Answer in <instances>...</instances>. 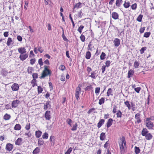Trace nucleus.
I'll return each instance as SVG.
<instances>
[{"mask_svg":"<svg viewBox=\"0 0 154 154\" xmlns=\"http://www.w3.org/2000/svg\"><path fill=\"white\" fill-rule=\"evenodd\" d=\"M34 70L33 68L31 67H29L28 68L27 72L28 73L31 74L32 73V71Z\"/></svg>","mask_w":154,"mask_h":154,"instance_id":"nucleus-37","label":"nucleus"},{"mask_svg":"<svg viewBox=\"0 0 154 154\" xmlns=\"http://www.w3.org/2000/svg\"><path fill=\"white\" fill-rule=\"evenodd\" d=\"M61 29H62L63 30V34H62V37L63 38V39L64 41L68 42V40L67 38L66 37V36L64 35L63 29L61 26Z\"/></svg>","mask_w":154,"mask_h":154,"instance_id":"nucleus-35","label":"nucleus"},{"mask_svg":"<svg viewBox=\"0 0 154 154\" xmlns=\"http://www.w3.org/2000/svg\"><path fill=\"white\" fill-rule=\"evenodd\" d=\"M81 87L82 85L81 84H79L78 85V87L76 88L75 95L77 100H79V95L80 94Z\"/></svg>","mask_w":154,"mask_h":154,"instance_id":"nucleus-3","label":"nucleus"},{"mask_svg":"<svg viewBox=\"0 0 154 154\" xmlns=\"http://www.w3.org/2000/svg\"><path fill=\"white\" fill-rule=\"evenodd\" d=\"M43 91V89L41 86L38 87V94L41 93Z\"/></svg>","mask_w":154,"mask_h":154,"instance_id":"nucleus-52","label":"nucleus"},{"mask_svg":"<svg viewBox=\"0 0 154 154\" xmlns=\"http://www.w3.org/2000/svg\"><path fill=\"white\" fill-rule=\"evenodd\" d=\"M124 7L125 8H128L130 6V3L129 2H126V1L125 2V3L123 4Z\"/></svg>","mask_w":154,"mask_h":154,"instance_id":"nucleus-38","label":"nucleus"},{"mask_svg":"<svg viewBox=\"0 0 154 154\" xmlns=\"http://www.w3.org/2000/svg\"><path fill=\"white\" fill-rule=\"evenodd\" d=\"M1 73L3 76H5L7 75L8 72L5 69H3L2 70Z\"/></svg>","mask_w":154,"mask_h":154,"instance_id":"nucleus-31","label":"nucleus"},{"mask_svg":"<svg viewBox=\"0 0 154 154\" xmlns=\"http://www.w3.org/2000/svg\"><path fill=\"white\" fill-rule=\"evenodd\" d=\"M124 103L126 106L128 108V109H131V106L130 104L129 103V101H127L125 102H124Z\"/></svg>","mask_w":154,"mask_h":154,"instance_id":"nucleus-32","label":"nucleus"},{"mask_svg":"<svg viewBox=\"0 0 154 154\" xmlns=\"http://www.w3.org/2000/svg\"><path fill=\"white\" fill-rule=\"evenodd\" d=\"M113 94L112 93V89L109 88L108 89L107 92V96H109L110 95L112 96Z\"/></svg>","mask_w":154,"mask_h":154,"instance_id":"nucleus-26","label":"nucleus"},{"mask_svg":"<svg viewBox=\"0 0 154 154\" xmlns=\"http://www.w3.org/2000/svg\"><path fill=\"white\" fill-rule=\"evenodd\" d=\"M84 28V26L82 25H81L78 29L77 30L79 31V33L81 34L82 31V30Z\"/></svg>","mask_w":154,"mask_h":154,"instance_id":"nucleus-47","label":"nucleus"},{"mask_svg":"<svg viewBox=\"0 0 154 154\" xmlns=\"http://www.w3.org/2000/svg\"><path fill=\"white\" fill-rule=\"evenodd\" d=\"M150 34L151 33L150 32H146L144 33L143 36L146 38H148Z\"/></svg>","mask_w":154,"mask_h":154,"instance_id":"nucleus-48","label":"nucleus"},{"mask_svg":"<svg viewBox=\"0 0 154 154\" xmlns=\"http://www.w3.org/2000/svg\"><path fill=\"white\" fill-rule=\"evenodd\" d=\"M22 139L21 138H18L15 141V144L17 145H20L21 144L22 141Z\"/></svg>","mask_w":154,"mask_h":154,"instance_id":"nucleus-22","label":"nucleus"},{"mask_svg":"<svg viewBox=\"0 0 154 154\" xmlns=\"http://www.w3.org/2000/svg\"><path fill=\"white\" fill-rule=\"evenodd\" d=\"M135 153L136 154H138L140 152V149L138 147L135 146Z\"/></svg>","mask_w":154,"mask_h":154,"instance_id":"nucleus-39","label":"nucleus"},{"mask_svg":"<svg viewBox=\"0 0 154 154\" xmlns=\"http://www.w3.org/2000/svg\"><path fill=\"white\" fill-rule=\"evenodd\" d=\"M13 91L18 90L19 86L18 84L14 83L11 87Z\"/></svg>","mask_w":154,"mask_h":154,"instance_id":"nucleus-8","label":"nucleus"},{"mask_svg":"<svg viewBox=\"0 0 154 154\" xmlns=\"http://www.w3.org/2000/svg\"><path fill=\"white\" fill-rule=\"evenodd\" d=\"M116 115L117 118L122 117V112L120 110H119L117 111Z\"/></svg>","mask_w":154,"mask_h":154,"instance_id":"nucleus-41","label":"nucleus"},{"mask_svg":"<svg viewBox=\"0 0 154 154\" xmlns=\"http://www.w3.org/2000/svg\"><path fill=\"white\" fill-rule=\"evenodd\" d=\"M80 38L82 42H84L85 41V36L82 34L80 36Z\"/></svg>","mask_w":154,"mask_h":154,"instance_id":"nucleus-61","label":"nucleus"},{"mask_svg":"<svg viewBox=\"0 0 154 154\" xmlns=\"http://www.w3.org/2000/svg\"><path fill=\"white\" fill-rule=\"evenodd\" d=\"M62 71L65 70L66 69L65 66L63 65H61L59 68Z\"/></svg>","mask_w":154,"mask_h":154,"instance_id":"nucleus-63","label":"nucleus"},{"mask_svg":"<svg viewBox=\"0 0 154 154\" xmlns=\"http://www.w3.org/2000/svg\"><path fill=\"white\" fill-rule=\"evenodd\" d=\"M78 127V124L77 123H75L73 125V127L71 128V130L72 131H75L77 130Z\"/></svg>","mask_w":154,"mask_h":154,"instance_id":"nucleus-42","label":"nucleus"},{"mask_svg":"<svg viewBox=\"0 0 154 154\" xmlns=\"http://www.w3.org/2000/svg\"><path fill=\"white\" fill-rule=\"evenodd\" d=\"M40 152V149L39 147H36L33 150V154H37Z\"/></svg>","mask_w":154,"mask_h":154,"instance_id":"nucleus-18","label":"nucleus"},{"mask_svg":"<svg viewBox=\"0 0 154 154\" xmlns=\"http://www.w3.org/2000/svg\"><path fill=\"white\" fill-rule=\"evenodd\" d=\"M106 137L105 134L104 133L102 132L100 134V139L101 140L103 141L104 140Z\"/></svg>","mask_w":154,"mask_h":154,"instance_id":"nucleus-24","label":"nucleus"},{"mask_svg":"<svg viewBox=\"0 0 154 154\" xmlns=\"http://www.w3.org/2000/svg\"><path fill=\"white\" fill-rule=\"evenodd\" d=\"M28 57V55L26 54H21L20 55L19 58L21 60L23 61L27 58Z\"/></svg>","mask_w":154,"mask_h":154,"instance_id":"nucleus-13","label":"nucleus"},{"mask_svg":"<svg viewBox=\"0 0 154 154\" xmlns=\"http://www.w3.org/2000/svg\"><path fill=\"white\" fill-rule=\"evenodd\" d=\"M150 119L151 118H147L146 120V126L149 129H152L154 126L153 123L149 121Z\"/></svg>","mask_w":154,"mask_h":154,"instance_id":"nucleus-4","label":"nucleus"},{"mask_svg":"<svg viewBox=\"0 0 154 154\" xmlns=\"http://www.w3.org/2000/svg\"><path fill=\"white\" fill-rule=\"evenodd\" d=\"M105 120L103 119H100L97 124V127L98 128H100L104 123Z\"/></svg>","mask_w":154,"mask_h":154,"instance_id":"nucleus-14","label":"nucleus"},{"mask_svg":"<svg viewBox=\"0 0 154 154\" xmlns=\"http://www.w3.org/2000/svg\"><path fill=\"white\" fill-rule=\"evenodd\" d=\"M30 125L29 123H27L25 126V129L27 130H28L30 129Z\"/></svg>","mask_w":154,"mask_h":154,"instance_id":"nucleus-60","label":"nucleus"},{"mask_svg":"<svg viewBox=\"0 0 154 154\" xmlns=\"http://www.w3.org/2000/svg\"><path fill=\"white\" fill-rule=\"evenodd\" d=\"M69 18L71 21V22H72V24L73 28H74V27H75V23H74L73 20L72 18V17H71V14H69Z\"/></svg>","mask_w":154,"mask_h":154,"instance_id":"nucleus-53","label":"nucleus"},{"mask_svg":"<svg viewBox=\"0 0 154 154\" xmlns=\"http://www.w3.org/2000/svg\"><path fill=\"white\" fill-rule=\"evenodd\" d=\"M112 16L113 19L116 20L118 19L119 15L117 13L113 12L112 14Z\"/></svg>","mask_w":154,"mask_h":154,"instance_id":"nucleus-12","label":"nucleus"},{"mask_svg":"<svg viewBox=\"0 0 154 154\" xmlns=\"http://www.w3.org/2000/svg\"><path fill=\"white\" fill-rule=\"evenodd\" d=\"M33 79H36L38 78V74L37 73H33L32 75Z\"/></svg>","mask_w":154,"mask_h":154,"instance_id":"nucleus-58","label":"nucleus"},{"mask_svg":"<svg viewBox=\"0 0 154 154\" xmlns=\"http://www.w3.org/2000/svg\"><path fill=\"white\" fill-rule=\"evenodd\" d=\"M11 117V116L10 115L6 113L4 116L3 119L6 120H8Z\"/></svg>","mask_w":154,"mask_h":154,"instance_id":"nucleus-29","label":"nucleus"},{"mask_svg":"<svg viewBox=\"0 0 154 154\" xmlns=\"http://www.w3.org/2000/svg\"><path fill=\"white\" fill-rule=\"evenodd\" d=\"M18 51L21 54H23L26 52V49L24 48L21 47L19 48L18 49Z\"/></svg>","mask_w":154,"mask_h":154,"instance_id":"nucleus-16","label":"nucleus"},{"mask_svg":"<svg viewBox=\"0 0 154 154\" xmlns=\"http://www.w3.org/2000/svg\"><path fill=\"white\" fill-rule=\"evenodd\" d=\"M95 71H93L91 73V75H90L89 76V77H90L91 78H93V79H95L96 78V76H95V74L96 73L95 72Z\"/></svg>","mask_w":154,"mask_h":154,"instance_id":"nucleus-44","label":"nucleus"},{"mask_svg":"<svg viewBox=\"0 0 154 154\" xmlns=\"http://www.w3.org/2000/svg\"><path fill=\"white\" fill-rule=\"evenodd\" d=\"M66 123L69 125L71 127H72V125L71 124V123L73 122L69 118H68L66 121Z\"/></svg>","mask_w":154,"mask_h":154,"instance_id":"nucleus-33","label":"nucleus"},{"mask_svg":"<svg viewBox=\"0 0 154 154\" xmlns=\"http://www.w3.org/2000/svg\"><path fill=\"white\" fill-rule=\"evenodd\" d=\"M12 42V39L11 38L9 37L8 38L7 42V45L8 46H9L11 44V43Z\"/></svg>","mask_w":154,"mask_h":154,"instance_id":"nucleus-36","label":"nucleus"},{"mask_svg":"<svg viewBox=\"0 0 154 154\" xmlns=\"http://www.w3.org/2000/svg\"><path fill=\"white\" fill-rule=\"evenodd\" d=\"M21 127L19 124H16L14 127V129L16 130H20L21 129Z\"/></svg>","mask_w":154,"mask_h":154,"instance_id":"nucleus-27","label":"nucleus"},{"mask_svg":"<svg viewBox=\"0 0 154 154\" xmlns=\"http://www.w3.org/2000/svg\"><path fill=\"white\" fill-rule=\"evenodd\" d=\"M38 63L41 66L43 65V63L42 61V58H40L38 60Z\"/></svg>","mask_w":154,"mask_h":154,"instance_id":"nucleus-59","label":"nucleus"},{"mask_svg":"<svg viewBox=\"0 0 154 154\" xmlns=\"http://www.w3.org/2000/svg\"><path fill=\"white\" fill-rule=\"evenodd\" d=\"M13 145L10 143H8L6 144V149L8 151H11L13 148Z\"/></svg>","mask_w":154,"mask_h":154,"instance_id":"nucleus-6","label":"nucleus"},{"mask_svg":"<svg viewBox=\"0 0 154 154\" xmlns=\"http://www.w3.org/2000/svg\"><path fill=\"white\" fill-rule=\"evenodd\" d=\"M121 143L119 142V145L121 154H124L125 151L126 149V143L125 137L124 136H122Z\"/></svg>","mask_w":154,"mask_h":154,"instance_id":"nucleus-1","label":"nucleus"},{"mask_svg":"<svg viewBox=\"0 0 154 154\" xmlns=\"http://www.w3.org/2000/svg\"><path fill=\"white\" fill-rule=\"evenodd\" d=\"M140 113H138L136 114L135 115V118L137 120V122L139 124L141 122V120L140 118Z\"/></svg>","mask_w":154,"mask_h":154,"instance_id":"nucleus-11","label":"nucleus"},{"mask_svg":"<svg viewBox=\"0 0 154 154\" xmlns=\"http://www.w3.org/2000/svg\"><path fill=\"white\" fill-rule=\"evenodd\" d=\"M113 122V120L111 118H110L108 120L106 125L107 128H109L111 126Z\"/></svg>","mask_w":154,"mask_h":154,"instance_id":"nucleus-9","label":"nucleus"},{"mask_svg":"<svg viewBox=\"0 0 154 154\" xmlns=\"http://www.w3.org/2000/svg\"><path fill=\"white\" fill-rule=\"evenodd\" d=\"M134 73V71L132 69H129V70L128 72V75L127 76V77L128 78H130L131 77H132V75H133Z\"/></svg>","mask_w":154,"mask_h":154,"instance_id":"nucleus-15","label":"nucleus"},{"mask_svg":"<svg viewBox=\"0 0 154 154\" xmlns=\"http://www.w3.org/2000/svg\"><path fill=\"white\" fill-rule=\"evenodd\" d=\"M114 43L115 46L116 47H118L120 44V40L119 38H116L114 41Z\"/></svg>","mask_w":154,"mask_h":154,"instance_id":"nucleus-10","label":"nucleus"},{"mask_svg":"<svg viewBox=\"0 0 154 154\" xmlns=\"http://www.w3.org/2000/svg\"><path fill=\"white\" fill-rule=\"evenodd\" d=\"M48 134L46 132L42 136V138L44 139H47L48 138Z\"/></svg>","mask_w":154,"mask_h":154,"instance_id":"nucleus-51","label":"nucleus"},{"mask_svg":"<svg viewBox=\"0 0 154 154\" xmlns=\"http://www.w3.org/2000/svg\"><path fill=\"white\" fill-rule=\"evenodd\" d=\"M131 109L133 110V111H134L136 109L135 103L132 102H131Z\"/></svg>","mask_w":154,"mask_h":154,"instance_id":"nucleus-45","label":"nucleus"},{"mask_svg":"<svg viewBox=\"0 0 154 154\" xmlns=\"http://www.w3.org/2000/svg\"><path fill=\"white\" fill-rule=\"evenodd\" d=\"M42 132L39 130L36 131L35 132V135L37 138H39L41 136Z\"/></svg>","mask_w":154,"mask_h":154,"instance_id":"nucleus-23","label":"nucleus"},{"mask_svg":"<svg viewBox=\"0 0 154 154\" xmlns=\"http://www.w3.org/2000/svg\"><path fill=\"white\" fill-rule=\"evenodd\" d=\"M24 135L27 136V137L29 138V139H31L30 138H31L32 136V134L30 131H29L28 133H26Z\"/></svg>","mask_w":154,"mask_h":154,"instance_id":"nucleus-40","label":"nucleus"},{"mask_svg":"<svg viewBox=\"0 0 154 154\" xmlns=\"http://www.w3.org/2000/svg\"><path fill=\"white\" fill-rule=\"evenodd\" d=\"M20 103V101L18 100H14L11 103L12 107L13 108L16 107Z\"/></svg>","mask_w":154,"mask_h":154,"instance_id":"nucleus-7","label":"nucleus"},{"mask_svg":"<svg viewBox=\"0 0 154 154\" xmlns=\"http://www.w3.org/2000/svg\"><path fill=\"white\" fill-rule=\"evenodd\" d=\"M45 119L47 120H50L51 118V112L50 111L47 110L45 114Z\"/></svg>","mask_w":154,"mask_h":154,"instance_id":"nucleus-5","label":"nucleus"},{"mask_svg":"<svg viewBox=\"0 0 154 154\" xmlns=\"http://www.w3.org/2000/svg\"><path fill=\"white\" fill-rule=\"evenodd\" d=\"M148 133V131L146 128H143L141 132V134L143 136H145Z\"/></svg>","mask_w":154,"mask_h":154,"instance_id":"nucleus-20","label":"nucleus"},{"mask_svg":"<svg viewBox=\"0 0 154 154\" xmlns=\"http://www.w3.org/2000/svg\"><path fill=\"white\" fill-rule=\"evenodd\" d=\"M36 79H33L31 81V84L32 85V86L34 87L35 85H37V83H36Z\"/></svg>","mask_w":154,"mask_h":154,"instance_id":"nucleus-50","label":"nucleus"},{"mask_svg":"<svg viewBox=\"0 0 154 154\" xmlns=\"http://www.w3.org/2000/svg\"><path fill=\"white\" fill-rule=\"evenodd\" d=\"M143 17V15L141 14H140L139 15L137 18V20L139 22H141L142 21V19Z\"/></svg>","mask_w":154,"mask_h":154,"instance_id":"nucleus-43","label":"nucleus"},{"mask_svg":"<svg viewBox=\"0 0 154 154\" xmlns=\"http://www.w3.org/2000/svg\"><path fill=\"white\" fill-rule=\"evenodd\" d=\"M93 87H92L91 85H89L87 86L85 88V91H90V90L92 89L93 88Z\"/></svg>","mask_w":154,"mask_h":154,"instance_id":"nucleus-54","label":"nucleus"},{"mask_svg":"<svg viewBox=\"0 0 154 154\" xmlns=\"http://www.w3.org/2000/svg\"><path fill=\"white\" fill-rule=\"evenodd\" d=\"M106 55L105 53L102 52L100 56V59L101 60H103L105 59L106 57Z\"/></svg>","mask_w":154,"mask_h":154,"instance_id":"nucleus-30","label":"nucleus"},{"mask_svg":"<svg viewBox=\"0 0 154 154\" xmlns=\"http://www.w3.org/2000/svg\"><path fill=\"white\" fill-rule=\"evenodd\" d=\"M83 14L82 13V10H81L78 13V17L80 18H82V16Z\"/></svg>","mask_w":154,"mask_h":154,"instance_id":"nucleus-57","label":"nucleus"},{"mask_svg":"<svg viewBox=\"0 0 154 154\" xmlns=\"http://www.w3.org/2000/svg\"><path fill=\"white\" fill-rule=\"evenodd\" d=\"M145 136L146 139L147 140H151L153 137L152 135L150 133H148Z\"/></svg>","mask_w":154,"mask_h":154,"instance_id":"nucleus-19","label":"nucleus"},{"mask_svg":"<svg viewBox=\"0 0 154 154\" xmlns=\"http://www.w3.org/2000/svg\"><path fill=\"white\" fill-rule=\"evenodd\" d=\"M122 0H116V5L118 7H120L122 4Z\"/></svg>","mask_w":154,"mask_h":154,"instance_id":"nucleus-25","label":"nucleus"},{"mask_svg":"<svg viewBox=\"0 0 154 154\" xmlns=\"http://www.w3.org/2000/svg\"><path fill=\"white\" fill-rule=\"evenodd\" d=\"M44 69L42 73V75L39 77L40 79L44 78L48 75H50L51 73V71L48 69L49 67V66H44Z\"/></svg>","mask_w":154,"mask_h":154,"instance_id":"nucleus-2","label":"nucleus"},{"mask_svg":"<svg viewBox=\"0 0 154 154\" xmlns=\"http://www.w3.org/2000/svg\"><path fill=\"white\" fill-rule=\"evenodd\" d=\"M44 143V141L42 139V138H41L38 139V144L39 146H41L43 145Z\"/></svg>","mask_w":154,"mask_h":154,"instance_id":"nucleus-21","label":"nucleus"},{"mask_svg":"<svg viewBox=\"0 0 154 154\" xmlns=\"http://www.w3.org/2000/svg\"><path fill=\"white\" fill-rule=\"evenodd\" d=\"M91 56V52L89 51H88L86 52L85 57L86 59H90Z\"/></svg>","mask_w":154,"mask_h":154,"instance_id":"nucleus-28","label":"nucleus"},{"mask_svg":"<svg viewBox=\"0 0 154 154\" xmlns=\"http://www.w3.org/2000/svg\"><path fill=\"white\" fill-rule=\"evenodd\" d=\"M110 63L111 62L109 60H107L105 62L106 65L105 66H106V67H108L110 66Z\"/></svg>","mask_w":154,"mask_h":154,"instance_id":"nucleus-62","label":"nucleus"},{"mask_svg":"<svg viewBox=\"0 0 154 154\" xmlns=\"http://www.w3.org/2000/svg\"><path fill=\"white\" fill-rule=\"evenodd\" d=\"M137 8V4L136 3H134L131 6V8L133 10H135Z\"/></svg>","mask_w":154,"mask_h":154,"instance_id":"nucleus-49","label":"nucleus"},{"mask_svg":"<svg viewBox=\"0 0 154 154\" xmlns=\"http://www.w3.org/2000/svg\"><path fill=\"white\" fill-rule=\"evenodd\" d=\"M140 63L139 61L135 60L134 63V67L137 69V68L139 66Z\"/></svg>","mask_w":154,"mask_h":154,"instance_id":"nucleus-34","label":"nucleus"},{"mask_svg":"<svg viewBox=\"0 0 154 154\" xmlns=\"http://www.w3.org/2000/svg\"><path fill=\"white\" fill-rule=\"evenodd\" d=\"M82 3L80 2H79L75 4V5H73V9L75 8H79L82 7Z\"/></svg>","mask_w":154,"mask_h":154,"instance_id":"nucleus-17","label":"nucleus"},{"mask_svg":"<svg viewBox=\"0 0 154 154\" xmlns=\"http://www.w3.org/2000/svg\"><path fill=\"white\" fill-rule=\"evenodd\" d=\"M36 60L35 58L32 59L30 60V63L31 65L33 64L35 62Z\"/></svg>","mask_w":154,"mask_h":154,"instance_id":"nucleus-64","label":"nucleus"},{"mask_svg":"<svg viewBox=\"0 0 154 154\" xmlns=\"http://www.w3.org/2000/svg\"><path fill=\"white\" fill-rule=\"evenodd\" d=\"M146 49V47H142L140 50V54H143Z\"/></svg>","mask_w":154,"mask_h":154,"instance_id":"nucleus-56","label":"nucleus"},{"mask_svg":"<svg viewBox=\"0 0 154 154\" xmlns=\"http://www.w3.org/2000/svg\"><path fill=\"white\" fill-rule=\"evenodd\" d=\"M72 150V148L71 147L69 148L67 151L65 153V154H70Z\"/></svg>","mask_w":154,"mask_h":154,"instance_id":"nucleus-55","label":"nucleus"},{"mask_svg":"<svg viewBox=\"0 0 154 154\" xmlns=\"http://www.w3.org/2000/svg\"><path fill=\"white\" fill-rule=\"evenodd\" d=\"M105 101V99L103 97H102L99 100V104L101 105L102 104L104 103Z\"/></svg>","mask_w":154,"mask_h":154,"instance_id":"nucleus-46","label":"nucleus"}]
</instances>
